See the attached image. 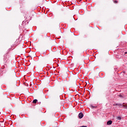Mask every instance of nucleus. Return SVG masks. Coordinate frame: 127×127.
Segmentation results:
<instances>
[{
    "label": "nucleus",
    "mask_w": 127,
    "mask_h": 127,
    "mask_svg": "<svg viewBox=\"0 0 127 127\" xmlns=\"http://www.w3.org/2000/svg\"><path fill=\"white\" fill-rule=\"evenodd\" d=\"M126 109H127V106H126Z\"/></svg>",
    "instance_id": "nucleus-15"
},
{
    "label": "nucleus",
    "mask_w": 127,
    "mask_h": 127,
    "mask_svg": "<svg viewBox=\"0 0 127 127\" xmlns=\"http://www.w3.org/2000/svg\"><path fill=\"white\" fill-rule=\"evenodd\" d=\"M90 107H91V108H97L96 106H93V105H90Z\"/></svg>",
    "instance_id": "nucleus-8"
},
{
    "label": "nucleus",
    "mask_w": 127,
    "mask_h": 127,
    "mask_svg": "<svg viewBox=\"0 0 127 127\" xmlns=\"http://www.w3.org/2000/svg\"><path fill=\"white\" fill-rule=\"evenodd\" d=\"M117 120H118L119 121H121V120H122V118L121 117H118Z\"/></svg>",
    "instance_id": "nucleus-7"
},
{
    "label": "nucleus",
    "mask_w": 127,
    "mask_h": 127,
    "mask_svg": "<svg viewBox=\"0 0 127 127\" xmlns=\"http://www.w3.org/2000/svg\"><path fill=\"white\" fill-rule=\"evenodd\" d=\"M125 54H127V52H125Z\"/></svg>",
    "instance_id": "nucleus-13"
},
{
    "label": "nucleus",
    "mask_w": 127,
    "mask_h": 127,
    "mask_svg": "<svg viewBox=\"0 0 127 127\" xmlns=\"http://www.w3.org/2000/svg\"><path fill=\"white\" fill-rule=\"evenodd\" d=\"M113 106H119V107H120V106L123 107V106H125V105H122V104H118V103H116V104H113Z\"/></svg>",
    "instance_id": "nucleus-2"
},
{
    "label": "nucleus",
    "mask_w": 127,
    "mask_h": 127,
    "mask_svg": "<svg viewBox=\"0 0 127 127\" xmlns=\"http://www.w3.org/2000/svg\"><path fill=\"white\" fill-rule=\"evenodd\" d=\"M114 3H118V0H113Z\"/></svg>",
    "instance_id": "nucleus-6"
},
{
    "label": "nucleus",
    "mask_w": 127,
    "mask_h": 127,
    "mask_svg": "<svg viewBox=\"0 0 127 127\" xmlns=\"http://www.w3.org/2000/svg\"><path fill=\"white\" fill-rule=\"evenodd\" d=\"M55 127H57V122H56L54 125Z\"/></svg>",
    "instance_id": "nucleus-9"
},
{
    "label": "nucleus",
    "mask_w": 127,
    "mask_h": 127,
    "mask_svg": "<svg viewBox=\"0 0 127 127\" xmlns=\"http://www.w3.org/2000/svg\"><path fill=\"white\" fill-rule=\"evenodd\" d=\"M106 96L108 97V96H109V95H106Z\"/></svg>",
    "instance_id": "nucleus-14"
},
{
    "label": "nucleus",
    "mask_w": 127,
    "mask_h": 127,
    "mask_svg": "<svg viewBox=\"0 0 127 127\" xmlns=\"http://www.w3.org/2000/svg\"><path fill=\"white\" fill-rule=\"evenodd\" d=\"M112 124H113V121H109L108 122H107V125H108V126H110V125H112Z\"/></svg>",
    "instance_id": "nucleus-3"
},
{
    "label": "nucleus",
    "mask_w": 127,
    "mask_h": 127,
    "mask_svg": "<svg viewBox=\"0 0 127 127\" xmlns=\"http://www.w3.org/2000/svg\"><path fill=\"white\" fill-rule=\"evenodd\" d=\"M14 74H15V72H14Z\"/></svg>",
    "instance_id": "nucleus-16"
},
{
    "label": "nucleus",
    "mask_w": 127,
    "mask_h": 127,
    "mask_svg": "<svg viewBox=\"0 0 127 127\" xmlns=\"http://www.w3.org/2000/svg\"><path fill=\"white\" fill-rule=\"evenodd\" d=\"M83 117H84V115L83 114V113H82V112L78 114L79 119H82V118H83Z\"/></svg>",
    "instance_id": "nucleus-1"
},
{
    "label": "nucleus",
    "mask_w": 127,
    "mask_h": 127,
    "mask_svg": "<svg viewBox=\"0 0 127 127\" xmlns=\"http://www.w3.org/2000/svg\"><path fill=\"white\" fill-rule=\"evenodd\" d=\"M39 57H40V58H41H41H43V57L42 56H40Z\"/></svg>",
    "instance_id": "nucleus-11"
},
{
    "label": "nucleus",
    "mask_w": 127,
    "mask_h": 127,
    "mask_svg": "<svg viewBox=\"0 0 127 127\" xmlns=\"http://www.w3.org/2000/svg\"><path fill=\"white\" fill-rule=\"evenodd\" d=\"M119 36H120V35H118L117 36V37H119Z\"/></svg>",
    "instance_id": "nucleus-12"
},
{
    "label": "nucleus",
    "mask_w": 127,
    "mask_h": 127,
    "mask_svg": "<svg viewBox=\"0 0 127 127\" xmlns=\"http://www.w3.org/2000/svg\"><path fill=\"white\" fill-rule=\"evenodd\" d=\"M49 40H50V38H49Z\"/></svg>",
    "instance_id": "nucleus-17"
},
{
    "label": "nucleus",
    "mask_w": 127,
    "mask_h": 127,
    "mask_svg": "<svg viewBox=\"0 0 127 127\" xmlns=\"http://www.w3.org/2000/svg\"><path fill=\"white\" fill-rule=\"evenodd\" d=\"M86 38H87V35H83V36H82V39H83V40H85V39H86Z\"/></svg>",
    "instance_id": "nucleus-4"
},
{
    "label": "nucleus",
    "mask_w": 127,
    "mask_h": 127,
    "mask_svg": "<svg viewBox=\"0 0 127 127\" xmlns=\"http://www.w3.org/2000/svg\"><path fill=\"white\" fill-rule=\"evenodd\" d=\"M118 96H119V97H120L121 98H123V96L122 95H119Z\"/></svg>",
    "instance_id": "nucleus-10"
},
{
    "label": "nucleus",
    "mask_w": 127,
    "mask_h": 127,
    "mask_svg": "<svg viewBox=\"0 0 127 127\" xmlns=\"http://www.w3.org/2000/svg\"><path fill=\"white\" fill-rule=\"evenodd\" d=\"M37 101H38L37 99H35L33 100V103L34 104H36V103H37Z\"/></svg>",
    "instance_id": "nucleus-5"
}]
</instances>
